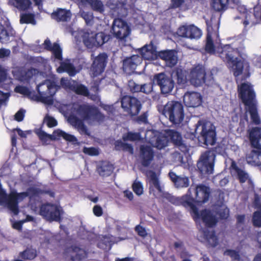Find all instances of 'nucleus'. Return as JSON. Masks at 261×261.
Returning <instances> with one entry per match:
<instances>
[{"label":"nucleus","mask_w":261,"mask_h":261,"mask_svg":"<svg viewBox=\"0 0 261 261\" xmlns=\"http://www.w3.org/2000/svg\"><path fill=\"white\" fill-rule=\"evenodd\" d=\"M257 9L255 8L253 14L248 11L245 14H243L242 17H240V19L243 20V23L245 27H251L261 21V12H257Z\"/></svg>","instance_id":"nucleus-29"},{"label":"nucleus","mask_w":261,"mask_h":261,"mask_svg":"<svg viewBox=\"0 0 261 261\" xmlns=\"http://www.w3.org/2000/svg\"><path fill=\"white\" fill-rule=\"evenodd\" d=\"M145 139L152 146L159 149H162L167 146L170 141L176 145L180 146L182 144L180 134L171 129H166L162 132L148 130L146 133Z\"/></svg>","instance_id":"nucleus-6"},{"label":"nucleus","mask_w":261,"mask_h":261,"mask_svg":"<svg viewBox=\"0 0 261 261\" xmlns=\"http://www.w3.org/2000/svg\"><path fill=\"white\" fill-rule=\"evenodd\" d=\"M204 239L212 247H215L218 244V240L215 236L213 231H203Z\"/></svg>","instance_id":"nucleus-42"},{"label":"nucleus","mask_w":261,"mask_h":261,"mask_svg":"<svg viewBox=\"0 0 261 261\" xmlns=\"http://www.w3.org/2000/svg\"><path fill=\"white\" fill-rule=\"evenodd\" d=\"M39 137L42 140H46L48 139L56 140L59 139L62 137L65 140L70 142H74L77 141L76 138L74 136L67 134L61 129H57L55 130L52 135H48L44 132H42L39 133Z\"/></svg>","instance_id":"nucleus-24"},{"label":"nucleus","mask_w":261,"mask_h":261,"mask_svg":"<svg viewBox=\"0 0 261 261\" xmlns=\"http://www.w3.org/2000/svg\"><path fill=\"white\" fill-rule=\"evenodd\" d=\"M81 16L88 25H91L93 20V13L90 12L81 11Z\"/></svg>","instance_id":"nucleus-50"},{"label":"nucleus","mask_w":261,"mask_h":261,"mask_svg":"<svg viewBox=\"0 0 261 261\" xmlns=\"http://www.w3.org/2000/svg\"><path fill=\"white\" fill-rule=\"evenodd\" d=\"M219 215L222 219H226L229 216V210L224 205L220 206Z\"/></svg>","instance_id":"nucleus-52"},{"label":"nucleus","mask_w":261,"mask_h":261,"mask_svg":"<svg viewBox=\"0 0 261 261\" xmlns=\"http://www.w3.org/2000/svg\"><path fill=\"white\" fill-rule=\"evenodd\" d=\"M10 32L11 35L14 34L13 31L12 30L9 22H6L5 26L0 23V41L2 43H4L8 41V31Z\"/></svg>","instance_id":"nucleus-37"},{"label":"nucleus","mask_w":261,"mask_h":261,"mask_svg":"<svg viewBox=\"0 0 261 261\" xmlns=\"http://www.w3.org/2000/svg\"><path fill=\"white\" fill-rule=\"evenodd\" d=\"M212 28L207 27V35L205 50L211 54H218L224 61L227 63V67L233 73L238 83L240 79H245L249 76L248 66L242 57L240 51L244 49L243 44L238 45L236 42L231 45H225L223 47L219 45H214L212 41Z\"/></svg>","instance_id":"nucleus-1"},{"label":"nucleus","mask_w":261,"mask_h":261,"mask_svg":"<svg viewBox=\"0 0 261 261\" xmlns=\"http://www.w3.org/2000/svg\"><path fill=\"white\" fill-rule=\"evenodd\" d=\"M239 95L245 105L246 113L250 115L251 119L255 124H259L260 119L258 115L255 93L252 86L248 82L238 85Z\"/></svg>","instance_id":"nucleus-8"},{"label":"nucleus","mask_w":261,"mask_h":261,"mask_svg":"<svg viewBox=\"0 0 261 261\" xmlns=\"http://www.w3.org/2000/svg\"><path fill=\"white\" fill-rule=\"evenodd\" d=\"M130 30L127 23L121 19H115L113 23L112 33L116 37L122 39L129 35Z\"/></svg>","instance_id":"nucleus-17"},{"label":"nucleus","mask_w":261,"mask_h":261,"mask_svg":"<svg viewBox=\"0 0 261 261\" xmlns=\"http://www.w3.org/2000/svg\"><path fill=\"white\" fill-rule=\"evenodd\" d=\"M140 139L139 133L129 132L123 135V140L124 141H136Z\"/></svg>","instance_id":"nucleus-49"},{"label":"nucleus","mask_w":261,"mask_h":261,"mask_svg":"<svg viewBox=\"0 0 261 261\" xmlns=\"http://www.w3.org/2000/svg\"><path fill=\"white\" fill-rule=\"evenodd\" d=\"M190 255L185 250H183L180 253V257L182 261H192L189 257Z\"/></svg>","instance_id":"nucleus-64"},{"label":"nucleus","mask_w":261,"mask_h":261,"mask_svg":"<svg viewBox=\"0 0 261 261\" xmlns=\"http://www.w3.org/2000/svg\"><path fill=\"white\" fill-rule=\"evenodd\" d=\"M20 23H31L35 25L36 24V20L34 19V16L32 14L25 13L21 15Z\"/></svg>","instance_id":"nucleus-45"},{"label":"nucleus","mask_w":261,"mask_h":261,"mask_svg":"<svg viewBox=\"0 0 261 261\" xmlns=\"http://www.w3.org/2000/svg\"><path fill=\"white\" fill-rule=\"evenodd\" d=\"M191 189L190 188L189 190V194L181 197L175 198L173 202L177 205L182 204L185 207H189L192 217L196 222L202 220L206 226L213 227L218 221L216 212L205 210L199 213L195 206V204H201L208 201L211 193L210 189L203 185H197L194 189V197H192L190 195Z\"/></svg>","instance_id":"nucleus-2"},{"label":"nucleus","mask_w":261,"mask_h":261,"mask_svg":"<svg viewBox=\"0 0 261 261\" xmlns=\"http://www.w3.org/2000/svg\"><path fill=\"white\" fill-rule=\"evenodd\" d=\"M61 213L60 207L49 203L42 205L40 210V214L49 221H58Z\"/></svg>","instance_id":"nucleus-15"},{"label":"nucleus","mask_w":261,"mask_h":261,"mask_svg":"<svg viewBox=\"0 0 261 261\" xmlns=\"http://www.w3.org/2000/svg\"><path fill=\"white\" fill-rule=\"evenodd\" d=\"M37 72L35 69H31L26 71L22 69L16 68L12 71L13 76L18 80L22 82L28 81Z\"/></svg>","instance_id":"nucleus-31"},{"label":"nucleus","mask_w":261,"mask_h":261,"mask_svg":"<svg viewBox=\"0 0 261 261\" xmlns=\"http://www.w3.org/2000/svg\"><path fill=\"white\" fill-rule=\"evenodd\" d=\"M183 100L186 106L195 108L201 105L202 97L198 92H187L184 94Z\"/></svg>","instance_id":"nucleus-25"},{"label":"nucleus","mask_w":261,"mask_h":261,"mask_svg":"<svg viewBox=\"0 0 261 261\" xmlns=\"http://www.w3.org/2000/svg\"><path fill=\"white\" fill-rule=\"evenodd\" d=\"M195 132L200 135L199 139L206 145H213L216 141L215 127L210 121H199Z\"/></svg>","instance_id":"nucleus-11"},{"label":"nucleus","mask_w":261,"mask_h":261,"mask_svg":"<svg viewBox=\"0 0 261 261\" xmlns=\"http://www.w3.org/2000/svg\"><path fill=\"white\" fill-rule=\"evenodd\" d=\"M132 188L136 195L140 196L143 194L144 188L143 183L138 179L134 181L132 185Z\"/></svg>","instance_id":"nucleus-44"},{"label":"nucleus","mask_w":261,"mask_h":261,"mask_svg":"<svg viewBox=\"0 0 261 261\" xmlns=\"http://www.w3.org/2000/svg\"><path fill=\"white\" fill-rule=\"evenodd\" d=\"M254 204L259 210L253 213L252 223L255 227H261V195H255Z\"/></svg>","instance_id":"nucleus-32"},{"label":"nucleus","mask_w":261,"mask_h":261,"mask_svg":"<svg viewBox=\"0 0 261 261\" xmlns=\"http://www.w3.org/2000/svg\"><path fill=\"white\" fill-rule=\"evenodd\" d=\"M138 50L142 56L141 57L142 60L143 59L145 60L153 61L158 57L156 47L152 42L148 44H145L142 47L139 48Z\"/></svg>","instance_id":"nucleus-27"},{"label":"nucleus","mask_w":261,"mask_h":261,"mask_svg":"<svg viewBox=\"0 0 261 261\" xmlns=\"http://www.w3.org/2000/svg\"><path fill=\"white\" fill-rule=\"evenodd\" d=\"M44 122L49 127H54L57 125V120L54 118L49 116H46L45 117Z\"/></svg>","instance_id":"nucleus-55"},{"label":"nucleus","mask_w":261,"mask_h":261,"mask_svg":"<svg viewBox=\"0 0 261 261\" xmlns=\"http://www.w3.org/2000/svg\"><path fill=\"white\" fill-rule=\"evenodd\" d=\"M83 152L89 155H97L99 154V150L94 147H84Z\"/></svg>","instance_id":"nucleus-54"},{"label":"nucleus","mask_w":261,"mask_h":261,"mask_svg":"<svg viewBox=\"0 0 261 261\" xmlns=\"http://www.w3.org/2000/svg\"><path fill=\"white\" fill-rule=\"evenodd\" d=\"M121 106L125 112L132 116L137 115L141 109L140 101L135 97L128 96L122 97Z\"/></svg>","instance_id":"nucleus-16"},{"label":"nucleus","mask_w":261,"mask_h":261,"mask_svg":"<svg viewBox=\"0 0 261 261\" xmlns=\"http://www.w3.org/2000/svg\"><path fill=\"white\" fill-rule=\"evenodd\" d=\"M8 4L20 11H25L31 8L30 0H8Z\"/></svg>","instance_id":"nucleus-34"},{"label":"nucleus","mask_w":261,"mask_h":261,"mask_svg":"<svg viewBox=\"0 0 261 261\" xmlns=\"http://www.w3.org/2000/svg\"><path fill=\"white\" fill-rule=\"evenodd\" d=\"M81 5H89L94 11L102 13L104 11V5L100 0H80Z\"/></svg>","instance_id":"nucleus-35"},{"label":"nucleus","mask_w":261,"mask_h":261,"mask_svg":"<svg viewBox=\"0 0 261 261\" xmlns=\"http://www.w3.org/2000/svg\"><path fill=\"white\" fill-rule=\"evenodd\" d=\"M225 255L229 256L233 261H240V255L238 252L233 250H227L224 253Z\"/></svg>","instance_id":"nucleus-51"},{"label":"nucleus","mask_w":261,"mask_h":261,"mask_svg":"<svg viewBox=\"0 0 261 261\" xmlns=\"http://www.w3.org/2000/svg\"><path fill=\"white\" fill-rule=\"evenodd\" d=\"M135 230L141 237H145L147 236V231L146 229L142 226L140 225H137L135 227Z\"/></svg>","instance_id":"nucleus-58"},{"label":"nucleus","mask_w":261,"mask_h":261,"mask_svg":"<svg viewBox=\"0 0 261 261\" xmlns=\"http://www.w3.org/2000/svg\"><path fill=\"white\" fill-rule=\"evenodd\" d=\"M141 156L142 159V164L145 166H148L153 158V151L151 147L142 146L141 147Z\"/></svg>","instance_id":"nucleus-33"},{"label":"nucleus","mask_w":261,"mask_h":261,"mask_svg":"<svg viewBox=\"0 0 261 261\" xmlns=\"http://www.w3.org/2000/svg\"><path fill=\"white\" fill-rule=\"evenodd\" d=\"M51 17L58 21H67L70 18L71 13L65 9H58L52 13Z\"/></svg>","instance_id":"nucleus-36"},{"label":"nucleus","mask_w":261,"mask_h":261,"mask_svg":"<svg viewBox=\"0 0 261 261\" xmlns=\"http://www.w3.org/2000/svg\"><path fill=\"white\" fill-rule=\"evenodd\" d=\"M115 147L118 149H122L128 151L130 153H133V148L130 144H126L121 141H117L115 142Z\"/></svg>","instance_id":"nucleus-48"},{"label":"nucleus","mask_w":261,"mask_h":261,"mask_svg":"<svg viewBox=\"0 0 261 261\" xmlns=\"http://www.w3.org/2000/svg\"><path fill=\"white\" fill-rule=\"evenodd\" d=\"M129 86L131 90L134 92H142V85L137 84L134 82H130Z\"/></svg>","instance_id":"nucleus-57"},{"label":"nucleus","mask_w":261,"mask_h":261,"mask_svg":"<svg viewBox=\"0 0 261 261\" xmlns=\"http://www.w3.org/2000/svg\"><path fill=\"white\" fill-rule=\"evenodd\" d=\"M33 220V217L30 216H28L25 220L19 221L15 222L12 224L13 227L16 229L20 230L21 228V226L22 223L27 222V221H31Z\"/></svg>","instance_id":"nucleus-56"},{"label":"nucleus","mask_w":261,"mask_h":261,"mask_svg":"<svg viewBox=\"0 0 261 261\" xmlns=\"http://www.w3.org/2000/svg\"><path fill=\"white\" fill-rule=\"evenodd\" d=\"M93 212L94 214L97 217L101 216L103 213L102 208L101 206L98 205H95L93 207Z\"/></svg>","instance_id":"nucleus-61"},{"label":"nucleus","mask_w":261,"mask_h":261,"mask_svg":"<svg viewBox=\"0 0 261 261\" xmlns=\"http://www.w3.org/2000/svg\"><path fill=\"white\" fill-rule=\"evenodd\" d=\"M11 83L12 79L7 76L6 70L0 65V87L7 89Z\"/></svg>","instance_id":"nucleus-39"},{"label":"nucleus","mask_w":261,"mask_h":261,"mask_svg":"<svg viewBox=\"0 0 261 261\" xmlns=\"http://www.w3.org/2000/svg\"><path fill=\"white\" fill-rule=\"evenodd\" d=\"M231 2L234 4V6L232 7L236 8L240 13V16L238 17V18H240V17L243 16V14H245L248 11L245 6L241 4L240 0H231Z\"/></svg>","instance_id":"nucleus-47"},{"label":"nucleus","mask_w":261,"mask_h":261,"mask_svg":"<svg viewBox=\"0 0 261 261\" xmlns=\"http://www.w3.org/2000/svg\"><path fill=\"white\" fill-rule=\"evenodd\" d=\"M205 72L203 66L197 65L193 68L190 72V82L195 86H200L205 82Z\"/></svg>","instance_id":"nucleus-22"},{"label":"nucleus","mask_w":261,"mask_h":261,"mask_svg":"<svg viewBox=\"0 0 261 261\" xmlns=\"http://www.w3.org/2000/svg\"><path fill=\"white\" fill-rule=\"evenodd\" d=\"M163 115L173 123L178 124L184 119L183 107L180 102L170 101L164 107Z\"/></svg>","instance_id":"nucleus-12"},{"label":"nucleus","mask_w":261,"mask_h":261,"mask_svg":"<svg viewBox=\"0 0 261 261\" xmlns=\"http://www.w3.org/2000/svg\"><path fill=\"white\" fill-rule=\"evenodd\" d=\"M64 257L67 259L79 261L85 257L86 253L83 248L73 246L66 248L64 251Z\"/></svg>","instance_id":"nucleus-23"},{"label":"nucleus","mask_w":261,"mask_h":261,"mask_svg":"<svg viewBox=\"0 0 261 261\" xmlns=\"http://www.w3.org/2000/svg\"><path fill=\"white\" fill-rule=\"evenodd\" d=\"M142 58L138 55H134L123 60V69L125 72L130 74L134 72L137 66L141 64Z\"/></svg>","instance_id":"nucleus-30"},{"label":"nucleus","mask_w":261,"mask_h":261,"mask_svg":"<svg viewBox=\"0 0 261 261\" xmlns=\"http://www.w3.org/2000/svg\"><path fill=\"white\" fill-rule=\"evenodd\" d=\"M25 110L20 109L15 115V119L17 121H21L24 118Z\"/></svg>","instance_id":"nucleus-59"},{"label":"nucleus","mask_w":261,"mask_h":261,"mask_svg":"<svg viewBox=\"0 0 261 261\" xmlns=\"http://www.w3.org/2000/svg\"><path fill=\"white\" fill-rule=\"evenodd\" d=\"M37 255L36 250L33 248L27 249L24 251L20 252V256L23 259H33Z\"/></svg>","instance_id":"nucleus-43"},{"label":"nucleus","mask_w":261,"mask_h":261,"mask_svg":"<svg viewBox=\"0 0 261 261\" xmlns=\"http://www.w3.org/2000/svg\"><path fill=\"white\" fill-rule=\"evenodd\" d=\"M146 176L150 186V193L152 194L156 197L161 196L163 190L157 174L152 171H148L146 172Z\"/></svg>","instance_id":"nucleus-18"},{"label":"nucleus","mask_w":261,"mask_h":261,"mask_svg":"<svg viewBox=\"0 0 261 261\" xmlns=\"http://www.w3.org/2000/svg\"><path fill=\"white\" fill-rule=\"evenodd\" d=\"M172 76L176 77L178 84H184L187 82L186 71L181 68H178L173 71Z\"/></svg>","instance_id":"nucleus-41"},{"label":"nucleus","mask_w":261,"mask_h":261,"mask_svg":"<svg viewBox=\"0 0 261 261\" xmlns=\"http://www.w3.org/2000/svg\"><path fill=\"white\" fill-rule=\"evenodd\" d=\"M153 82L160 86L162 93L164 94L171 92L174 86V83L171 77L164 73L155 74Z\"/></svg>","instance_id":"nucleus-14"},{"label":"nucleus","mask_w":261,"mask_h":261,"mask_svg":"<svg viewBox=\"0 0 261 261\" xmlns=\"http://www.w3.org/2000/svg\"><path fill=\"white\" fill-rule=\"evenodd\" d=\"M174 184L177 188L187 187L189 185V180L187 177L178 176L175 180Z\"/></svg>","instance_id":"nucleus-46"},{"label":"nucleus","mask_w":261,"mask_h":261,"mask_svg":"<svg viewBox=\"0 0 261 261\" xmlns=\"http://www.w3.org/2000/svg\"><path fill=\"white\" fill-rule=\"evenodd\" d=\"M38 192L37 189L31 188L27 192L17 193L12 191L7 195L0 187V205L7 206L14 214L17 215L18 213V204L28 198L32 200L38 195Z\"/></svg>","instance_id":"nucleus-7"},{"label":"nucleus","mask_w":261,"mask_h":261,"mask_svg":"<svg viewBox=\"0 0 261 261\" xmlns=\"http://www.w3.org/2000/svg\"><path fill=\"white\" fill-rule=\"evenodd\" d=\"M38 94H33L30 90L24 86H18L15 88V92L24 96L29 97L32 99L41 102L46 105H51L53 103V96L59 89L54 81L46 80L37 86Z\"/></svg>","instance_id":"nucleus-4"},{"label":"nucleus","mask_w":261,"mask_h":261,"mask_svg":"<svg viewBox=\"0 0 261 261\" xmlns=\"http://www.w3.org/2000/svg\"><path fill=\"white\" fill-rule=\"evenodd\" d=\"M226 163L230 164V170L232 176L238 178L242 183L248 181L251 183L248 174L242 168L238 166L235 162L230 158L226 160Z\"/></svg>","instance_id":"nucleus-19"},{"label":"nucleus","mask_w":261,"mask_h":261,"mask_svg":"<svg viewBox=\"0 0 261 261\" xmlns=\"http://www.w3.org/2000/svg\"><path fill=\"white\" fill-rule=\"evenodd\" d=\"M46 49L52 53L51 59L56 64H60V66L57 68L58 73L66 72L70 76L74 75L78 71L74 67L70 60H62V49L57 43H51L50 41L46 39L42 44V47L37 49V52H41Z\"/></svg>","instance_id":"nucleus-5"},{"label":"nucleus","mask_w":261,"mask_h":261,"mask_svg":"<svg viewBox=\"0 0 261 261\" xmlns=\"http://www.w3.org/2000/svg\"><path fill=\"white\" fill-rule=\"evenodd\" d=\"M158 57L164 60L168 67L175 66L178 61L177 53L174 50H165L158 53Z\"/></svg>","instance_id":"nucleus-28"},{"label":"nucleus","mask_w":261,"mask_h":261,"mask_svg":"<svg viewBox=\"0 0 261 261\" xmlns=\"http://www.w3.org/2000/svg\"><path fill=\"white\" fill-rule=\"evenodd\" d=\"M215 154L213 151H208L203 153L197 163V167L200 173L204 175H209L213 173Z\"/></svg>","instance_id":"nucleus-13"},{"label":"nucleus","mask_w":261,"mask_h":261,"mask_svg":"<svg viewBox=\"0 0 261 261\" xmlns=\"http://www.w3.org/2000/svg\"><path fill=\"white\" fill-rule=\"evenodd\" d=\"M61 112L67 118L68 122L74 126L81 134L89 135L90 133L82 120L89 123L102 120L103 116L98 110L93 106L84 104L69 105L61 109Z\"/></svg>","instance_id":"nucleus-3"},{"label":"nucleus","mask_w":261,"mask_h":261,"mask_svg":"<svg viewBox=\"0 0 261 261\" xmlns=\"http://www.w3.org/2000/svg\"><path fill=\"white\" fill-rule=\"evenodd\" d=\"M107 58L106 54H101L94 59L91 68V74L93 76H97L103 71L106 65Z\"/></svg>","instance_id":"nucleus-26"},{"label":"nucleus","mask_w":261,"mask_h":261,"mask_svg":"<svg viewBox=\"0 0 261 261\" xmlns=\"http://www.w3.org/2000/svg\"><path fill=\"white\" fill-rule=\"evenodd\" d=\"M152 90V85L151 84H145L142 85V92L148 94Z\"/></svg>","instance_id":"nucleus-60"},{"label":"nucleus","mask_w":261,"mask_h":261,"mask_svg":"<svg viewBox=\"0 0 261 261\" xmlns=\"http://www.w3.org/2000/svg\"><path fill=\"white\" fill-rule=\"evenodd\" d=\"M61 85L64 89L74 91L78 94L84 96H87L88 95L87 88L74 81H70L65 78H62L61 80Z\"/></svg>","instance_id":"nucleus-20"},{"label":"nucleus","mask_w":261,"mask_h":261,"mask_svg":"<svg viewBox=\"0 0 261 261\" xmlns=\"http://www.w3.org/2000/svg\"><path fill=\"white\" fill-rule=\"evenodd\" d=\"M15 131H17L18 134L22 138H25L31 133V130L23 131L19 128L14 129L13 130V132H14Z\"/></svg>","instance_id":"nucleus-63"},{"label":"nucleus","mask_w":261,"mask_h":261,"mask_svg":"<svg viewBox=\"0 0 261 261\" xmlns=\"http://www.w3.org/2000/svg\"><path fill=\"white\" fill-rule=\"evenodd\" d=\"M9 96L8 93H5L0 91V104L2 105L7 101Z\"/></svg>","instance_id":"nucleus-62"},{"label":"nucleus","mask_w":261,"mask_h":261,"mask_svg":"<svg viewBox=\"0 0 261 261\" xmlns=\"http://www.w3.org/2000/svg\"><path fill=\"white\" fill-rule=\"evenodd\" d=\"M72 35L77 41L82 40L84 45L89 49L97 48L109 39V36L102 32L95 33L88 29L74 32Z\"/></svg>","instance_id":"nucleus-9"},{"label":"nucleus","mask_w":261,"mask_h":261,"mask_svg":"<svg viewBox=\"0 0 261 261\" xmlns=\"http://www.w3.org/2000/svg\"><path fill=\"white\" fill-rule=\"evenodd\" d=\"M101 242L98 244V246L100 248L103 249H107V248L110 247L111 245L112 241L108 237H103L102 239L101 240Z\"/></svg>","instance_id":"nucleus-53"},{"label":"nucleus","mask_w":261,"mask_h":261,"mask_svg":"<svg viewBox=\"0 0 261 261\" xmlns=\"http://www.w3.org/2000/svg\"><path fill=\"white\" fill-rule=\"evenodd\" d=\"M231 2V0H212V6L216 11H220L225 10Z\"/></svg>","instance_id":"nucleus-40"},{"label":"nucleus","mask_w":261,"mask_h":261,"mask_svg":"<svg viewBox=\"0 0 261 261\" xmlns=\"http://www.w3.org/2000/svg\"><path fill=\"white\" fill-rule=\"evenodd\" d=\"M249 139L251 145L258 150H252L247 154V162L251 165L261 166V127L252 128L249 132Z\"/></svg>","instance_id":"nucleus-10"},{"label":"nucleus","mask_w":261,"mask_h":261,"mask_svg":"<svg viewBox=\"0 0 261 261\" xmlns=\"http://www.w3.org/2000/svg\"><path fill=\"white\" fill-rule=\"evenodd\" d=\"M177 34L182 37L195 39L200 38L202 35L201 30L193 25L180 27L178 29Z\"/></svg>","instance_id":"nucleus-21"},{"label":"nucleus","mask_w":261,"mask_h":261,"mask_svg":"<svg viewBox=\"0 0 261 261\" xmlns=\"http://www.w3.org/2000/svg\"><path fill=\"white\" fill-rule=\"evenodd\" d=\"M114 168L112 164L107 162H102L98 168V172L102 176H108L113 172Z\"/></svg>","instance_id":"nucleus-38"}]
</instances>
